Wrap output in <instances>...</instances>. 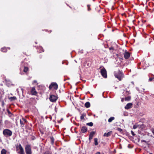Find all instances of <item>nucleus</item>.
Returning a JSON list of instances; mask_svg holds the SVG:
<instances>
[{
	"label": "nucleus",
	"instance_id": "nucleus-1",
	"mask_svg": "<svg viewBox=\"0 0 154 154\" xmlns=\"http://www.w3.org/2000/svg\"><path fill=\"white\" fill-rule=\"evenodd\" d=\"M114 75L115 77L118 79L119 81H121L124 78V75L123 72L120 71L115 72Z\"/></svg>",
	"mask_w": 154,
	"mask_h": 154
},
{
	"label": "nucleus",
	"instance_id": "nucleus-2",
	"mask_svg": "<svg viewBox=\"0 0 154 154\" xmlns=\"http://www.w3.org/2000/svg\"><path fill=\"white\" fill-rule=\"evenodd\" d=\"M17 152L18 154H25L24 149L21 144H17L15 146Z\"/></svg>",
	"mask_w": 154,
	"mask_h": 154
},
{
	"label": "nucleus",
	"instance_id": "nucleus-3",
	"mask_svg": "<svg viewBox=\"0 0 154 154\" xmlns=\"http://www.w3.org/2000/svg\"><path fill=\"white\" fill-rule=\"evenodd\" d=\"M100 73L102 76L106 78L107 77V72L106 69L103 66L100 67Z\"/></svg>",
	"mask_w": 154,
	"mask_h": 154
},
{
	"label": "nucleus",
	"instance_id": "nucleus-4",
	"mask_svg": "<svg viewBox=\"0 0 154 154\" xmlns=\"http://www.w3.org/2000/svg\"><path fill=\"white\" fill-rule=\"evenodd\" d=\"M3 134L5 137H10L12 135V132L8 129H5L3 132Z\"/></svg>",
	"mask_w": 154,
	"mask_h": 154
},
{
	"label": "nucleus",
	"instance_id": "nucleus-5",
	"mask_svg": "<svg viewBox=\"0 0 154 154\" xmlns=\"http://www.w3.org/2000/svg\"><path fill=\"white\" fill-rule=\"evenodd\" d=\"M25 150L26 154H32L31 146L30 145H26L25 147Z\"/></svg>",
	"mask_w": 154,
	"mask_h": 154
},
{
	"label": "nucleus",
	"instance_id": "nucleus-6",
	"mask_svg": "<svg viewBox=\"0 0 154 154\" xmlns=\"http://www.w3.org/2000/svg\"><path fill=\"white\" fill-rule=\"evenodd\" d=\"M57 99V97L54 95H50V96L49 100L51 102H54L56 101Z\"/></svg>",
	"mask_w": 154,
	"mask_h": 154
},
{
	"label": "nucleus",
	"instance_id": "nucleus-7",
	"mask_svg": "<svg viewBox=\"0 0 154 154\" xmlns=\"http://www.w3.org/2000/svg\"><path fill=\"white\" fill-rule=\"evenodd\" d=\"M58 88V85L56 83H52L50 85L49 88L50 89L53 88L57 90Z\"/></svg>",
	"mask_w": 154,
	"mask_h": 154
},
{
	"label": "nucleus",
	"instance_id": "nucleus-8",
	"mask_svg": "<svg viewBox=\"0 0 154 154\" xmlns=\"http://www.w3.org/2000/svg\"><path fill=\"white\" fill-rule=\"evenodd\" d=\"M124 57L126 59H128L130 56V54L126 51L124 53Z\"/></svg>",
	"mask_w": 154,
	"mask_h": 154
},
{
	"label": "nucleus",
	"instance_id": "nucleus-9",
	"mask_svg": "<svg viewBox=\"0 0 154 154\" xmlns=\"http://www.w3.org/2000/svg\"><path fill=\"white\" fill-rule=\"evenodd\" d=\"M31 93L32 95H35L37 94V92L35 87L32 88L31 90Z\"/></svg>",
	"mask_w": 154,
	"mask_h": 154
},
{
	"label": "nucleus",
	"instance_id": "nucleus-10",
	"mask_svg": "<svg viewBox=\"0 0 154 154\" xmlns=\"http://www.w3.org/2000/svg\"><path fill=\"white\" fill-rule=\"evenodd\" d=\"M5 81L6 85L8 87H10L12 85V82L9 80L5 79Z\"/></svg>",
	"mask_w": 154,
	"mask_h": 154
},
{
	"label": "nucleus",
	"instance_id": "nucleus-11",
	"mask_svg": "<svg viewBox=\"0 0 154 154\" xmlns=\"http://www.w3.org/2000/svg\"><path fill=\"white\" fill-rule=\"evenodd\" d=\"M95 134V132L94 131H92L90 133L89 135V139L90 140H91L92 139L93 137Z\"/></svg>",
	"mask_w": 154,
	"mask_h": 154
},
{
	"label": "nucleus",
	"instance_id": "nucleus-12",
	"mask_svg": "<svg viewBox=\"0 0 154 154\" xmlns=\"http://www.w3.org/2000/svg\"><path fill=\"white\" fill-rule=\"evenodd\" d=\"M132 104L131 103H128L125 106V109H128L131 108Z\"/></svg>",
	"mask_w": 154,
	"mask_h": 154
},
{
	"label": "nucleus",
	"instance_id": "nucleus-13",
	"mask_svg": "<svg viewBox=\"0 0 154 154\" xmlns=\"http://www.w3.org/2000/svg\"><path fill=\"white\" fill-rule=\"evenodd\" d=\"M87 130V128L85 126L82 127L81 129V131L82 133H83L86 132Z\"/></svg>",
	"mask_w": 154,
	"mask_h": 154
},
{
	"label": "nucleus",
	"instance_id": "nucleus-14",
	"mask_svg": "<svg viewBox=\"0 0 154 154\" xmlns=\"http://www.w3.org/2000/svg\"><path fill=\"white\" fill-rule=\"evenodd\" d=\"M112 131H109L107 133H105L103 135V136L104 137H108L111 135V134H112Z\"/></svg>",
	"mask_w": 154,
	"mask_h": 154
},
{
	"label": "nucleus",
	"instance_id": "nucleus-15",
	"mask_svg": "<svg viewBox=\"0 0 154 154\" xmlns=\"http://www.w3.org/2000/svg\"><path fill=\"white\" fill-rule=\"evenodd\" d=\"M85 106L87 108H89L90 106V103L88 102H87L85 103Z\"/></svg>",
	"mask_w": 154,
	"mask_h": 154
},
{
	"label": "nucleus",
	"instance_id": "nucleus-16",
	"mask_svg": "<svg viewBox=\"0 0 154 154\" xmlns=\"http://www.w3.org/2000/svg\"><path fill=\"white\" fill-rule=\"evenodd\" d=\"M86 116V114L83 113L81 114V116H80V119L81 120H82L83 119H84V117H85Z\"/></svg>",
	"mask_w": 154,
	"mask_h": 154
},
{
	"label": "nucleus",
	"instance_id": "nucleus-17",
	"mask_svg": "<svg viewBox=\"0 0 154 154\" xmlns=\"http://www.w3.org/2000/svg\"><path fill=\"white\" fill-rule=\"evenodd\" d=\"M16 99V97L14 96L13 97H11L9 98V100H10L11 101L15 100Z\"/></svg>",
	"mask_w": 154,
	"mask_h": 154
},
{
	"label": "nucleus",
	"instance_id": "nucleus-18",
	"mask_svg": "<svg viewBox=\"0 0 154 154\" xmlns=\"http://www.w3.org/2000/svg\"><path fill=\"white\" fill-rule=\"evenodd\" d=\"M94 144L96 146L98 145V142H97L98 139L97 138H94Z\"/></svg>",
	"mask_w": 154,
	"mask_h": 154
},
{
	"label": "nucleus",
	"instance_id": "nucleus-19",
	"mask_svg": "<svg viewBox=\"0 0 154 154\" xmlns=\"http://www.w3.org/2000/svg\"><path fill=\"white\" fill-rule=\"evenodd\" d=\"M7 151L5 149H3L1 151V154H6Z\"/></svg>",
	"mask_w": 154,
	"mask_h": 154
},
{
	"label": "nucleus",
	"instance_id": "nucleus-20",
	"mask_svg": "<svg viewBox=\"0 0 154 154\" xmlns=\"http://www.w3.org/2000/svg\"><path fill=\"white\" fill-rule=\"evenodd\" d=\"M114 119H115V118L114 117H111L108 120V122H112V121L114 120Z\"/></svg>",
	"mask_w": 154,
	"mask_h": 154
},
{
	"label": "nucleus",
	"instance_id": "nucleus-21",
	"mask_svg": "<svg viewBox=\"0 0 154 154\" xmlns=\"http://www.w3.org/2000/svg\"><path fill=\"white\" fill-rule=\"evenodd\" d=\"M1 50L2 52H6L7 51V49L5 47H3L1 49Z\"/></svg>",
	"mask_w": 154,
	"mask_h": 154
},
{
	"label": "nucleus",
	"instance_id": "nucleus-22",
	"mask_svg": "<svg viewBox=\"0 0 154 154\" xmlns=\"http://www.w3.org/2000/svg\"><path fill=\"white\" fill-rule=\"evenodd\" d=\"M20 122L21 127H23L24 125L25 124V123L23 122V121H22V120L21 119L20 120Z\"/></svg>",
	"mask_w": 154,
	"mask_h": 154
},
{
	"label": "nucleus",
	"instance_id": "nucleus-23",
	"mask_svg": "<svg viewBox=\"0 0 154 154\" xmlns=\"http://www.w3.org/2000/svg\"><path fill=\"white\" fill-rule=\"evenodd\" d=\"M28 70V68L27 67H24L23 69V71L26 72Z\"/></svg>",
	"mask_w": 154,
	"mask_h": 154
},
{
	"label": "nucleus",
	"instance_id": "nucleus-24",
	"mask_svg": "<svg viewBox=\"0 0 154 154\" xmlns=\"http://www.w3.org/2000/svg\"><path fill=\"white\" fill-rule=\"evenodd\" d=\"M131 99V97L128 96L125 98V100L126 101H129Z\"/></svg>",
	"mask_w": 154,
	"mask_h": 154
},
{
	"label": "nucleus",
	"instance_id": "nucleus-25",
	"mask_svg": "<svg viewBox=\"0 0 154 154\" xmlns=\"http://www.w3.org/2000/svg\"><path fill=\"white\" fill-rule=\"evenodd\" d=\"M87 125H89V126H92L93 125V124L92 122H90L88 123H87Z\"/></svg>",
	"mask_w": 154,
	"mask_h": 154
},
{
	"label": "nucleus",
	"instance_id": "nucleus-26",
	"mask_svg": "<svg viewBox=\"0 0 154 154\" xmlns=\"http://www.w3.org/2000/svg\"><path fill=\"white\" fill-rule=\"evenodd\" d=\"M87 7H88V11H90L91 10V8H90V5H87Z\"/></svg>",
	"mask_w": 154,
	"mask_h": 154
},
{
	"label": "nucleus",
	"instance_id": "nucleus-27",
	"mask_svg": "<svg viewBox=\"0 0 154 154\" xmlns=\"http://www.w3.org/2000/svg\"><path fill=\"white\" fill-rule=\"evenodd\" d=\"M117 130L120 132H122V130L120 128H118Z\"/></svg>",
	"mask_w": 154,
	"mask_h": 154
},
{
	"label": "nucleus",
	"instance_id": "nucleus-28",
	"mask_svg": "<svg viewBox=\"0 0 154 154\" xmlns=\"http://www.w3.org/2000/svg\"><path fill=\"white\" fill-rule=\"evenodd\" d=\"M22 120V121H23V122L25 123H26V122H27V121H26V119H25L24 118H22V119H21Z\"/></svg>",
	"mask_w": 154,
	"mask_h": 154
},
{
	"label": "nucleus",
	"instance_id": "nucleus-29",
	"mask_svg": "<svg viewBox=\"0 0 154 154\" xmlns=\"http://www.w3.org/2000/svg\"><path fill=\"white\" fill-rule=\"evenodd\" d=\"M51 154V152L48 151L45 152L44 154Z\"/></svg>",
	"mask_w": 154,
	"mask_h": 154
},
{
	"label": "nucleus",
	"instance_id": "nucleus-30",
	"mask_svg": "<svg viewBox=\"0 0 154 154\" xmlns=\"http://www.w3.org/2000/svg\"><path fill=\"white\" fill-rule=\"evenodd\" d=\"M137 128V126L136 125H134L133 126V128L134 129H135Z\"/></svg>",
	"mask_w": 154,
	"mask_h": 154
},
{
	"label": "nucleus",
	"instance_id": "nucleus-31",
	"mask_svg": "<svg viewBox=\"0 0 154 154\" xmlns=\"http://www.w3.org/2000/svg\"><path fill=\"white\" fill-rule=\"evenodd\" d=\"M131 134L133 136H134L135 135V134L134 133V132L133 131H131Z\"/></svg>",
	"mask_w": 154,
	"mask_h": 154
},
{
	"label": "nucleus",
	"instance_id": "nucleus-32",
	"mask_svg": "<svg viewBox=\"0 0 154 154\" xmlns=\"http://www.w3.org/2000/svg\"><path fill=\"white\" fill-rule=\"evenodd\" d=\"M51 140H52V142L53 143L54 142V140L53 138L52 137L51 138Z\"/></svg>",
	"mask_w": 154,
	"mask_h": 154
},
{
	"label": "nucleus",
	"instance_id": "nucleus-33",
	"mask_svg": "<svg viewBox=\"0 0 154 154\" xmlns=\"http://www.w3.org/2000/svg\"><path fill=\"white\" fill-rule=\"evenodd\" d=\"M153 79V78H150L149 79V81H152V80Z\"/></svg>",
	"mask_w": 154,
	"mask_h": 154
},
{
	"label": "nucleus",
	"instance_id": "nucleus-34",
	"mask_svg": "<svg viewBox=\"0 0 154 154\" xmlns=\"http://www.w3.org/2000/svg\"><path fill=\"white\" fill-rule=\"evenodd\" d=\"M109 50H113V48H112V47H111V48H109Z\"/></svg>",
	"mask_w": 154,
	"mask_h": 154
},
{
	"label": "nucleus",
	"instance_id": "nucleus-35",
	"mask_svg": "<svg viewBox=\"0 0 154 154\" xmlns=\"http://www.w3.org/2000/svg\"><path fill=\"white\" fill-rule=\"evenodd\" d=\"M141 141L142 142H145V143H146V141L145 140H141Z\"/></svg>",
	"mask_w": 154,
	"mask_h": 154
},
{
	"label": "nucleus",
	"instance_id": "nucleus-36",
	"mask_svg": "<svg viewBox=\"0 0 154 154\" xmlns=\"http://www.w3.org/2000/svg\"><path fill=\"white\" fill-rule=\"evenodd\" d=\"M2 121L1 120H0V125H2Z\"/></svg>",
	"mask_w": 154,
	"mask_h": 154
},
{
	"label": "nucleus",
	"instance_id": "nucleus-37",
	"mask_svg": "<svg viewBox=\"0 0 154 154\" xmlns=\"http://www.w3.org/2000/svg\"><path fill=\"white\" fill-rule=\"evenodd\" d=\"M95 154H100V152H97L95 153Z\"/></svg>",
	"mask_w": 154,
	"mask_h": 154
},
{
	"label": "nucleus",
	"instance_id": "nucleus-38",
	"mask_svg": "<svg viewBox=\"0 0 154 154\" xmlns=\"http://www.w3.org/2000/svg\"><path fill=\"white\" fill-rule=\"evenodd\" d=\"M152 132L153 134H154V129H152Z\"/></svg>",
	"mask_w": 154,
	"mask_h": 154
},
{
	"label": "nucleus",
	"instance_id": "nucleus-39",
	"mask_svg": "<svg viewBox=\"0 0 154 154\" xmlns=\"http://www.w3.org/2000/svg\"><path fill=\"white\" fill-rule=\"evenodd\" d=\"M34 83H36V81H35V80L34 81Z\"/></svg>",
	"mask_w": 154,
	"mask_h": 154
},
{
	"label": "nucleus",
	"instance_id": "nucleus-40",
	"mask_svg": "<svg viewBox=\"0 0 154 154\" xmlns=\"http://www.w3.org/2000/svg\"><path fill=\"white\" fill-rule=\"evenodd\" d=\"M55 110L56 111V110H57L56 107H55Z\"/></svg>",
	"mask_w": 154,
	"mask_h": 154
},
{
	"label": "nucleus",
	"instance_id": "nucleus-41",
	"mask_svg": "<svg viewBox=\"0 0 154 154\" xmlns=\"http://www.w3.org/2000/svg\"><path fill=\"white\" fill-rule=\"evenodd\" d=\"M149 154H152V153H149Z\"/></svg>",
	"mask_w": 154,
	"mask_h": 154
}]
</instances>
